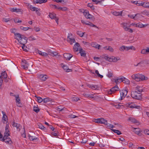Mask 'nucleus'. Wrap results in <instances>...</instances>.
<instances>
[{
    "label": "nucleus",
    "mask_w": 149,
    "mask_h": 149,
    "mask_svg": "<svg viewBox=\"0 0 149 149\" xmlns=\"http://www.w3.org/2000/svg\"><path fill=\"white\" fill-rule=\"evenodd\" d=\"M131 96L132 98L138 100H140L142 98L141 94L136 91H132L131 93Z\"/></svg>",
    "instance_id": "nucleus-1"
},
{
    "label": "nucleus",
    "mask_w": 149,
    "mask_h": 149,
    "mask_svg": "<svg viewBox=\"0 0 149 149\" xmlns=\"http://www.w3.org/2000/svg\"><path fill=\"white\" fill-rule=\"evenodd\" d=\"M94 122L97 123L103 124L107 125V121L103 118H98L94 120Z\"/></svg>",
    "instance_id": "nucleus-2"
},
{
    "label": "nucleus",
    "mask_w": 149,
    "mask_h": 149,
    "mask_svg": "<svg viewBox=\"0 0 149 149\" xmlns=\"http://www.w3.org/2000/svg\"><path fill=\"white\" fill-rule=\"evenodd\" d=\"M22 36V38L18 40V42L20 44L22 45H25L27 42V38L24 36Z\"/></svg>",
    "instance_id": "nucleus-3"
},
{
    "label": "nucleus",
    "mask_w": 149,
    "mask_h": 149,
    "mask_svg": "<svg viewBox=\"0 0 149 149\" xmlns=\"http://www.w3.org/2000/svg\"><path fill=\"white\" fill-rule=\"evenodd\" d=\"M122 27L125 31H127L128 30L129 28L131 27L130 25L127 23H122L121 24Z\"/></svg>",
    "instance_id": "nucleus-4"
},
{
    "label": "nucleus",
    "mask_w": 149,
    "mask_h": 149,
    "mask_svg": "<svg viewBox=\"0 0 149 149\" xmlns=\"http://www.w3.org/2000/svg\"><path fill=\"white\" fill-rule=\"evenodd\" d=\"M38 77L41 80L43 81H45L48 78L47 75L43 74H39Z\"/></svg>",
    "instance_id": "nucleus-5"
},
{
    "label": "nucleus",
    "mask_w": 149,
    "mask_h": 149,
    "mask_svg": "<svg viewBox=\"0 0 149 149\" xmlns=\"http://www.w3.org/2000/svg\"><path fill=\"white\" fill-rule=\"evenodd\" d=\"M81 22L82 23L85 24L86 25H88L91 26H92L97 28H98V27L97 26L95 25H94L93 24L89 22L85 21L83 20H81Z\"/></svg>",
    "instance_id": "nucleus-6"
},
{
    "label": "nucleus",
    "mask_w": 149,
    "mask_h": 149,
    "mask_svg": "<svg viewBox=\"0 0 149 149\" xmlns=\"http://www.w3.org/2000/svg\"><path fill=\"white\" fill-rule=\"evenodd\" d=\"M22 66L25 70L28 69V66L29 63L27 61L25 60H22Z\"/></svg>",
    "instance_id": "nucleus-7"
},
{
    "label": "nucleus",
    "mask_w": 149,
    "mask_h": 149,
    "mask_svg": "<svg viewBox=\"0 0 149 149\" xmlns=\"http://www.w3.org/2000/svg\"><path fill=\"white\" fill-rule=\"evenodd\" d=\"M119 89V88L118 86L116 85L115 86L112 88L110 90V91L108 92V93L109 94H111L112 93H113L115 91H116L118 90Z\"/></svg>",
    "instance_id": "nucleus-8"
},
{
    "label": "nucleus",
    "mask_w": 149,
    "mask_h": 149,
    "mask_svg": "<svg viewBox=\"0 0 149 149\" xmlns=\"http://www.w3.org/2000/svg\"><path fill=\"white\" fill-rule=\"evenodd\" d=\"M72 35V34L71 33H69L68 36V41L70 42L71 45L73 43L75 42V40L73 38H71V36Z\"/></svg>",
    "instance_id": "nucleus-9"
},
{
    "label": "nucleus",
    "mask_w": 149,
    "mask_h": 149,
    "mask_svg": "<svg viewBox=\"0 0 149 149\" xmlns=\"http://www.w3.org/2000/svg\"><path fill=\"white\" fill-rule=\"evenodd\" d=\"M49 16L52 19H55L56 22L57 24H58V19L56 18L55 14L53 13H50Z\"/></svg>",
    "instance_id": "nucleus-10"
},
{
    "label": "nucleus",
    "mask_w": 149,
    "mask_h": 149,
    "mask_svg": "<svg viewBox=\"0 0 149 149\" xmlns=\"http://www.w3.org/2000/svg\"><path fill=\"white\" fill-rule=\"evenodd\" d=\"M120 95L121 97V100H122L123 98H124L127 95V91L126 90H122L120 91Z\"/></svg>",
    "instance_id": "nucleus-11"
},
{
    "label": "nucleus",
    "mask_w": 149,
    "mask_h": 149,
    "mask_svg": "<svg viewBox=\"0 0 149 149\" xmlns=\"http://www.w3.org/2000/svg\"><path fill=\"white\" fill-rule=\"evenodd\" d=\"M63 56L67 60H70L71 58L73 56L72 54L68 53H64Z\"/></svg>",
    "instance_id": "nucleus-12"
},
{
    "label": "nucleus",
    "mask_w": 149,
    "mask_h": 149,
    "mask_svg": "<svg viewBox=\"0 0 149 149\" xmlns=\"http://www.w3.org/2000/svg\"><path fill=\"white\" fill-rule=\"evenodd\" d=\"M14 96L16 98V102L17 103V105L19 107H21V103L20 99L19 97V95H17L16 96Z\"/></svg>",
    "instance_id": "nucleus-13"
},
{
    "label": "nucleus",
    "mask_w": 149,
    "mask_h": 149,
    "mask_svg": "<svg viewBox=\"0 0 149 149\" xmlns=\"http://www.w3.org/2000/svg\"><path fill=\"white\" fill-rule=\"evenodd\" d=\"M140 74H133L131 77L132 79H134L136 81H140Z\"/></svg>",
    "instance_id": "nucleus-14"
},
{
    "label": "nucleus",
    "mask_w": 149,
    "mask_h": 149,
    "mask_svg": "<svg viewBox=\"0 0 149 149\" xmlns=\"http://www.w3.org/2000/svg\"><path fill=\"white\" fill-rule=\"evenodd\" d=\"M126 106L131 108H137L138 107L134 103H127L126 104Z\"/></svg>",
    "instance_id": "nucleus-15"
},
{
    "label": "nucleus",
    "mask_w": 149,
    "mask_h": 149,
    "mask_svg": "<svg viewBox=\"0 0 149 149\" xmlns=\"http://www.w3.org/2000/svg\"><path fill=\"white\" fill-rule=\"evenodd\" d=\"M14 127H16L17 129V130L19 131H20L21 128V126H20L19 124L16 123L15 122H13V124L12 125Z\"/></svg>",
    "instance_id": "nucleus-16"
},
{
    "label": "nucleus",
    "mask_w": 149,
    "mask_h": 149,
    "mask_svg": "<svg viewBox=\"0 0 149 149\" xmlns=\"http://www.w3.org/2000/svg\"><path fill=\"white\" fill-rule=\"evenodd\" d=\"M80 48V46L78 42H76L73 47L74 51L77 52L78 51L79 49Z\"/></svg>",
    "instance_id": "nucleus-17"
},
{
    "label": "nucleus",
    "mask_w": 149,
    "mask_h": 149,
    "mask_svg": "<svg viewBox=\"0 0 149 149\" xmlns=\"http://www.w3.org/2000/svg\"><path fill=\"white\" fill-rule=\"evenodd\" d=\"M15 38L17 40H19L22 37V35H21L20 34L18 33H15Z\"/></svg>",
    "instance_id": "nucleus-18"
},
{
    "label": "nucleus",
    "mask_w": 149,
    "mask_h": 149,
    "mask_svg": "<svg viewBox=\"0 0 149 149\" xmlns=\"http://www.w3.org/2000/svg\"><path fill=\"white\" fill-rule=\"evenodd\" d=\"M9 125L7 124L5 127V131L4 134H8V135H10V134L8 133L9 132Z\"/></svg>",
    "instance_id": "nucleus-19"
},
{
    "label": "nucleus",
    "mask_w": 149,
    "mask_h": 149,
    "mask_svg": "<svg viewBox=\"0 0 149 149\" xmlns=\"http://www.w3.org/2000/svg\"><path fill=\"white\" fill-rule=\"evenodd\" d=\"M62 68H63V69L66 72H70L72 71V69H69L68 68V67L66 65H63V66H62Z\"/></svg>",
    "instance_id": "nucleus-20"
},
{
    "label": "nucleus",
    "mask_w": 149,
    "mask_h": 149,
    "mask_svg": "<svg viewBox=\"0 0 149 149\" xmlns=\"http://www.w3.org/2000/svg\"><path fill=\"white\" fill-rule=\"evenodd\" d=\"M79 50V53L81 54V56H84V57H85L86 55V53H85V52L83 50L82 48H80Z\"/></svg>",
    "instance_id": "nucleus-21"
},
{
    "label": "nucleus",
    "mask_w": 149,
    "mask_h": 149,
    "mask_svg": "<svg viewBox=\"0 0 149 149\" xmlns=\"http://www.w3.org/2000/svg\"><path fill=\"white\" fill-rule=\"evenodd\" d=\"M133 129L134 130L133 131L137 134L139 135L141 132L140 129L139 128H133Z\"/></svg>",
    "instance_id": "nucleus-22"
},
{
    "label": "nucleus",
    "mask_w": 149,
    "mask_h": 149,
    "mask_svg": "<svg viewBox=\"0 0 149 149\" xmlns=\"http://www.w3.org/2000/svg\"><path fill=\"white\" fill-rule=\"evenodd\" d=\"M38 53L40 55L42 56H47L48 55V54L47 53L45 52H43L39 50H38Z\"/></svg>",
    "instance_id": "nucleus-23"
},
{
    "label": "nucleus",
    "mask_w": 149,
    "mask_h": 149,
    "mask_svg": "<svg viewBox=\"0 0 149 149\" xmlns=\"http://www.w3.org/2000/svg\"><path fill=\"white\" fill-rule=\"evenodd\" d=\"M123 77L119 78L118 79H114V81L116 84H117L118 82H123Z\"/></svg>",
    "instance_id": "nucleus-24"
},
{
    "label": "nucleus",
    "mask_w": 149,
    "mask_h": 149,
    "mask_svg": "<svg viewBox=\"0 0 149 149\" xmlns=\"http://www.w3.org/2000/svg\"><path fill=\"white\" fill-rule=\"evenodd\" d=\"M141 64H149V60H144L142 61L139 63H138L137 65H139Z\"/></svg>",
    "instance_id": "nucleus-25"
},
{
    "label": "nucleus",
    "mask_w": 149,
    "mask_h": 149,
    "mask_svg": "<svg viewBox=\"0 0 149 149\" xmlns=\"http://www.w3.org/2000/svg\"><path fill=\"white\" fill-rule=\"evenodd\" d=\"M104 48L105 50H108L111 52H113V50L112 47L110 46H107L104 47Z\"/></svg>",
    "instance_id": "nucleus-26"
},
{
    "label": "nucleus",
    "mask_w": 149,
    "mask_h": 149,
    "mask_svg": "<svg viewBox=\"0 0 149 149\" xmlns=\"http://www.w3.org/2000/svg\"><path fill=\"white\" fill-rule=\"evenodd\" d=\"M149 49L147 48L146 49H143L141 51V53L143 54H147L149 52Z\"/></svg>",
    "instance_id": "nucleus-27"
},
{
    "label": "nucleus",
    "mask_w": 149,
    "mask_h": 149,
    "mask_svg": "<svg viewBox=\"0 0 149 149\" xmlns=\"http://www.w3.org/2000/svg\"><path fill=\"white\" fill-rule=\"evenodd\" d=\"M122 12L123 11L120 12L115 11L113 12V14L115 16L122 15Z\"/></svg>",
    "instance_id": "nucleus-28"
},
{
    "label": "nucleus",
    "mask_w": 149,
    "mask_h": 149,
    "mask_svg": "<svg viewBox=\"0 0 149 149\" xmlns=\"http://www.w3.org/2000/svg\"><path fill=\"white\" fill-rule=\"evenodd\" d=\"M142 6L144 8H149V3L148 2H143Z\"/></svg>",
    "instance_id": "nucleus-29"
},
{
    "label": "nucleus",
    "mask_w": 149,
    "mask_h": 149,
    "mask_svg": "<svg viewBox=\"0 0 149 149\" xmlns=\"http://www.w3.org/2000/svg\"><path fill=\"white\" fill-rule=\"evenodd\" d=\"M2 112L3 114L2 117L3 120H4L5 121H6L8 120V118L7 116L6 115V114L4 112L2 111Z\"/></svg>",
    "instance_id": "nucleus-30"
},
{
    "label": "nucleus",
    "mask_w": 149,
    "mask_h": 149,
    "mask_svg": "<svg viewBox=\"0 0 149 149\" xmlns=\"http://www.w3.org/2000/svg\"><path fill=\"white\" fill-rule=\"evenodd\" d=\"M104 58L105 59L107 60L110 62H113V61L112 58V56L111 57H110L107 56H105L104 57Z\"/></svg>",
    "instance_id": "nucleus-31"
},
{
    "label": "nucleus",
    "mask_w": 149,
    "mask_h": 149,
    "mask_svg": "<svg viewBox=\"0 0 149 149\" xmlns=\"http://www.w3.org/2000/svg\"><path fill=\"white\" fill-rule=\"evenodd\" d=\"M123 82L126 84H128L130 83L129 80L125 77H123Z\"/></svg>",
    "instance_id": "nucleus-32"
},
{
    "label": "nucleus",
    "mask_w": 149,
    "mask_h": 149,
    "mask_svg": "<svg viewBox=\"0 0 149 149\" xmlns=\"http://www.w3.org/2000/svg\"><path fill=\"white\" fill-rule=\"evenodd\" d=\"M113 59V62H116L120 60V58L119 57H115L114 56H112Z\"/></svg>",
    "instance_id": "nucleus-33"
},
{
    "label": "nucleus",
    "mask_w": 149,
    "mask_h": 149,
    "mask_svg": "<svg viewBox=\"0 0 149 149\" xmlns=\"http://www.w3.org/2000/svg\"><path fill=\"white\" fill-rule=\"evenodd\" d=\"M29 139L32 141L36 140L38 139L37 138L34 137L33 136H31L30 135H29Z\"/></svg>",
    "instance_id": "nucleus-34"
},
{
    "label": "nucleus",
    "mask_w": 149,
    "mask_h": 149,
    "mask_svg": "<svg viewBox=\"0 0 149 149\" xmlns=\"http://www.w3.org/2000/svg\"><path fill=\"white\" fill-rule=\"evenodd\" d=\"M128 119L133 123H136L138 122L137 120L133 118H130Z\"/></svg>",
    "instance_id": "nucleus-35"
},
{
    "label": "nucleus",
    "mask_w": 149,
    "mask_h": 149,
    "mask_svg": "<svg viewBox=\"0 0 149 149\" xmlns=\"http://www.w3.org/2000/svg\"><path fill=\"white\" fill-rule=\"evenodd\" d=\"M35 97L37 98L38 101L39 103H41L43 101V99L41 97H37L36 96H35Z\"/></svg>",
    "instance_id": "nucleus-36"
},
{
    "label": "nucleus",
    "mask_w": 149,
    "mask_h": 149,
    "mask_svg": "<svg viewBox=\"0 0 149 149\" xmlns=\"http://www.w3.org/2000/svg\"><path fill=\"white\" fill-rule=\"evenodd\" d=\"M86 18L88 19H91L92 20H94L95 19V18L94 16L90 14L89 13L88 14L87 17H86Z\"/></svg>",
    "instance_id": "nucleus-37"
},
{
    "label": "nucleus",
    "mask_w": 149,
    "mask_h": 149,
    "mask_svg": "<svg viewBox=\"0 0 149 149\" xmlns=\"http://www.w3.org/2000/svg\"><path fill=\"white\" fill-rule=\"evenodd\" d=\"M19 9H17L16 8H11L10 9V10L12 12H18L19 11H20L19 10Z\"/></svg>",
    "instance_id": "nucleus-38"
},
{
    "label": "nucleus",
    "mask_w": 149,
    "mask_h": 149,
    "mask_svg": "<svg viewBox=\"0 0 149 149\" xmlns=\"http://www.w3.org/2000/svg\"><path fill=\"white\" fill-rule=\"evenodd\" d=\"M33 111L36 113H38L40 111V109L38 107L34 106L33 107Z\"/></svg>",
    "instance_id": "nucleus-39"
},
{
    "label": "nucleus",
    "mask_w": 149,
    "mask_h": 149,
    "mask_svg": "<svg viewBox=\"0 0 149 149\" xmlns=\"http://www.w3.org/2000/svg\"><path fill=\"white\" fill-rule=\"evenodd\" d=\"M143 2L141 1H136V5L138 6H143Z\"/></svg>",
    "instance_id": "nucleus-40"
},
{
    "label": "nucleus",
    "mask_w": 149,
    "mask_h": 149,
    "mask_svg": "<svg viewBox=\"0 0 149 149\" xmlns=\"http://www.w3.org/2000/svg\"><path fill=\"white\" fill-rule=\"evenodd\" d=\"M136 91L139 93H141L142 92L143 90L140 89V87H136L135 88Z\"/></svg>",
    "instance_id": "nucleus-41"
},
{
    "label": "nucleus",
    "mask_w": 149,
    "mask_h": 149,
    "mask_svg": "<svg viewBox=\"0 0 149 149\" xmlns=\"http://www.w3.org/2000/svg\"><path fill=\"white\" fill-rule=\"evenodd\" d=\"M126 46L123 45L120 47L119 48V50L121 52H123L124 51V50H126Z\"/></svg>",
    "instance_id": "nucleus-42"
},
{
    "label": "nucleus",
    "mask_w": 149,
    "mask_h": 149,
    "mask_svg": "<svg viewBox=\"0 0 149 149\" xmlns=\"http://www.w3.org/2000/svg\"><path fill=\"white\" fill-rule=\"evenodd\" d=\"M85 33L84 32L82 33L81 31H78L77 32V34L81 37H82Z\"/></svg>",
    "instance_id": "nucleus-43"
},
{
    "label": "nucleus",
    "mask_w": 149,
    "mask_h": 149,
    "mask_svg": "<svg viewBox=\"0 0 149 149\" xmlns=\"http://www.w3.org/2000/svg\"><path fill=\"white\" fill-rule=\"evenodd\" d=\"M9 136V135H8V134H4V136L1 140V141H5L6 140L7 138H8V136Z\"/></svg>",
    "instance_id": "nucleus-44"
},
{
    "label": "nucleus",
    "mask_w": 149,
    "mask_h": 149,
    "mask_svg": "<svg viewBox=\"0 0 149 149\" xmlns=\"http://www.w3.org/2000/svg\"><path fill=\"white\" fill-rule=\"evenodd\" d=\"M4 141L6 143H7L10 144H11L12 143L11 139L9 137L8 138H7L6 140L5 141Z\"/></svg>",
    "instance_id": "nucleus-45"
},
{
    "label": "nucleus",
    "mask_w": 149,
    "mask_h": 149,
    "mask_svg": "<svg viewBox=\"0 0 149 149\" xmlns=\"http://www.w3.org/2000/svg\"><path fill=\"white\" fill-rule=\"evenodd\" d=\"M139 14H135L134 16L132 15H128V16L131 18L133 19H135L136 18V17Z\"/></svg>",
    "instance_id": "nucleus-46"
},
{
    "label": "nucleus",
    "mask_w": 149,
    "mask_h": 149,
    "mask_svg": "<svg viewBox=\"0 0 149 149\" xmlns=\"http://www.w3.org/2000/svg\"><path fill=\"white\" fill-rule=\"evenodd\" d=\"M87 6L91 8L92 10H94L95 8L93 4L91 3H89L87 5Z\"/></svg>",
    "instance_id": "nucleus-47"
},
{
    "label": "nucleus",
    "mask_w": 149,
    "mask_h": 149,
    "mask_svg": "<svg viewBox=\"0 0 149 149\" xmlns=\"http://www.w3.org/2000/svg\"><path fill=\"white\" fill-rule=\"evenodd\" d=\"M1 76L4 79L7 78V76L5 72H3L1 73Z\"/></svg>",
    "instance_id": "nucleus-48"
},
{
    "label": "nucleus",
    "mask_w": 149,
    "mask_h": 149,
    "mask_svg": "<svg viewBox=\"0 0 149 149\" xmlns=\"http://www.w3.org/2000/svg\"><path fill=\"white\" fill-rule=\"evenodd\" d=\"M95 73L97 74V75L99 77H100L101 78H103V76L100 74L97 70H96L95 71Z\"/></svg>",
    "instance_id": "nucleus-49"
},
{
    "label": "nucleus",
    "mask_w": 149,
    "mask_h": 149,
    "mask_svg": "<svg viewBox=\"0 0 149 149\" xmlns=\"http://www.w3.org/2000/svg\"><path fill=\"white\" fill-rule=\"evenodd\" d=\"M58 9L62 11H66L68 10V8L65 7H58Z\"/></svg>",
    "instance_id": "nucleus-50"
},
{
    "label": "nucleus",
    "mask_w": 149,
    "mask_h": 149,
    "mask_svg": "<svg viewBox=\"0 0 149 149\" xmlns=\"http://www.w3.org/2000/svg\"><path fill=\"white\" fill-rule=\"evenodd\" d=\"M140 80L141 79L142 80H145L147 79H146L145 76L141 74H140Z\"/></svg>",
    "instance_id": "nucleus-51"
},
{
    "label": "nucleus",
    "mask_w": 149,
    "mask_h": 149,
    "mask_svg": "<svg viewBox=\"0 0 149 149\" xmlns=\"http://www.w3.org/2000/svg\"><path fill=\"white\" fill-rule=\"evenodd\" d=\"M143 14L145 15L149 16V11L145 10L143 12Z\"/></svg>",
    "instance_id": "nucleus-52"
},
{
    "label": "nucleus",
    "mask_w": 149,
    "mask_h": 149,
    "mask_svg": "<svg viewBox=\"0 0 149 149\" xmlns=\"http://www.w3.org/2000/svg\"><path fill=\"white\" fill-rule=\"evenodd\" d=\"M38 127L40 129L45 130L46 129V128L45 127H44L42 124H40L38 125Z\"/></svg>",
    "instance_id": "nucleus-53"
},
{
    "label": "nucleus",
    "mask_w": 149,
    "mask_h": 149,
    "mask_svg": "<svg viewBox=\"0 0 149 149\" xmlns=\"http://www.w3.org/2000/svg\"><path fill=\"white\" fill-rule=\"evenodd\" d=\"M29 8H30V9L33 11H36L37 9H38V8L35 7H32V6L31 5L30 6Z\"/></svg>",
    "instance_id": "nucleus-54"
},
{
    "label": "nucleus",
    "mask_w": 149,
    "mask_h": 149,
    "mask_svg": "<svg viewBox=\"0 0 149 149\" xmlns=\"http://www.w3.org/2000/svg\"><path fill=\"white\" fill-rule=\"evenodd\" d=\"M20 28L21 29L25 31L29 29H31L30 27H25L22 26H21Z\"/></svg>",
    "instance_id": "nucleus-55"
},
{
    "label": "nucleus",
    "mask_w": 149,
    "mask_h": 149,
    "mask_svg": "<svg viewBox=\"0 0 149 149\" xmlns=\"http://www.w3.org/2000/svg\"><path fill=\"white\" fill-rule=\"evenodd\" d=\"M50 100V99L49 98H47L43 99V101L44 103H46L48 102H49Z\"/></svg>",
    "instance_id": "nucleus-56"
},
{
    "label": "nucleus",
    "mask_w": 149,
    "mask_h": 149,
    "mask_svg": "<svg viewBox=\"0 0 149 149\" xmlns=\"http://www.w3.org/2000/svg\"><path fill=\"white\" fill-rule=\"evenodd\" d=\"M83 14L86 17H86H87L88 14L89 13L88 11V10H84V11L83 12Z\"/></svg>",
    "instance_id": "nucleus-57"
},
{
    "label": "nucleus",
    "mask_w": 149,
    "mask_h": 149,
    "mask_svg": "<svg viewBox=\"0 0 149 149\" xmlns=\"http://www.w3.org/2000/svg\"><path fill=\"white\" fill-rule=\"evenodd\" d=\"M98 88V87L96 85H93L92 86V87L91 89L93 90H97V89Z\"/></svg>",
    "instance_id": "nucleus-58"
},
{
    "label": "nucleus",
    "mask_w": 149,
    "mask_h": 149,
    "mask_svg": "<svg viewBox=\"0 0 149 149\" xmlns=\"http://www.w3.org/2000/svg\"><path fill=\"white\" fill-rule=\"evenodd\" d=\"M92 1L93 2H95V3L97 4L98 3H100V4L101 3V2L102 1H98V0H92Z\"/></svg>",
    "instance_id": "nucleus-59"
},
{
    "label": "nucleus",
    "mask_w": 149,
    "mask_h": 149,
    "mask_svg": "<svg viewBox=\"0 0 149 149\" xmlns=\"http://www.w3.org/2000/svg\"><path fill=\"white\" fill-rule=\"evenodd\" d=\"M85 95L86 96V97H90L91 98H93L94 97L93 95L92 94H85Z\"/></svg>",
    "instance_id": "nucleus-60"
},
{
    "label": "nucleus",
    "mask_w": 149,
    "mask_h": 149,
    "mask_svg": "<svg viewBox=\"0 0 149 149\" xmlns=\"http://www.w3.org/2000/svg\"><path fill=\"white\" fill-rule=\"evenodd\" d=\"M36 13L38 15V16H40V15L41 13H40V9L38 8L37 9V10H36Z\"/></svg>",
    "instance_id": "nucleus-61"
},
{
    "label": "nucleus",
    "mask_w": 149,
    "mask_h": 149,
    "mask_svg": "<svg viewBox=\"0 0 149 149\" xmlns=\"http://www.w3.org/2000/svg\"><path fill=\"white\" fill-rule=\"evenodd\" d=\"M144 132L145 134L149 135V130L147 129H145L143 131Z\"/></svg>",
    "instance_id": "nucleus-62"
},
{
    "label": "nucleus",
    "mask_w": 149,
    "mask_h": 149,
    "mask_svg": "<svg viewBox=\"0 0 149 149\" xmlns=\"http://www.w3.org/2000/svg\"><path fill=\"white\" fill-rule=\"evenodd\" d=\"M29 40H36V39L33 36H31L29 38Z\"/></svg>",
    "instance_id": "nucleus-63"
},
{
    "label": "nucleus",
    "mask_w": 149,
    "mask_h": 149,
    "mask_svg": "<svg viewBox=\"0 0 149 149\" xmlns=\"http://www.w3.org/2000/svg\"><path fill=\"white\" fill-rule=\"evenodd\" d=\"M69 117L70 118H75L78 117V116H76L75 115L71 114L69 115Z\"/></svg>",
    "instance_id": "nucleus-64"
}]
</instances>
